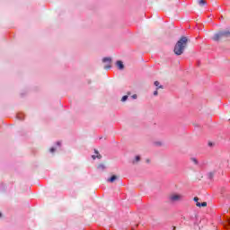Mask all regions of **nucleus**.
<instances>
[{
    "mask_svg": "<svg viewBox=\"0 0 230 230\" xmlns=\"http://www.w3.org/2000/svg\"><path fill=\"white\" fill-rule=\"evenodd\" d=\"M187 46H188V38L183 36L177 41V43L174 46L175 55L177 56L182 55Z\"/></svg>",
    "mask_w": 230,
    "mask_h": 230,
    "instance_id": "f257e3e1",
    "label": "nucleus"
},
{
    "mask_svg": "<svg viewBox=\"0 0 230 230\" xmlns=\"http://www.w3.org/2000/svg\"><path fill=\"white\" fill-rule=\"evenodd\" d=\"M229 37H230V31L226 30V31H222L216 33L212 39H213V40H216V42H217L221 39H227Z\"/></svg>",
    "mask_w": 230,
    "mask_h": 230,
    "instance_id": "f03ea898",
    "label": "nucleus"
},
{
    "mask_svg": "<svg viewBox=\"0 0 230 230\" xmlns=\"http://www.w3.org/2000/svg\"><path fill=\"white\" fill-rule=\"evenodd\" d=\"M169 199L171 202H181V200H184V195L172 193L169 196Z\"/></svg>",
    "mask_w": 230,
    "mask_h": 230,
    "instance_id": "7ed1b4c3",
    "label": "nucleus"
},
{
    "mask_svg": "<svg viewBox=\"0 0 230 230\" xmlns=\"http://www.w3.org/2000/svg\"><path fill=\"white\" fill-rule=\"evenodd\" d=\"M194 201L196 202V206L198 208H206V206H208V203L207 202H199V198L198 197H195L194 198Z\"/></svg>",
    "mask_w": 230,
    "mask_h": 230,
    "instance_id": "20e7f679",
    "label": "nucleus"
},
{
    "mask_svg": "<svg viewBox=\"0 0 230 230\" xmlns=\"http://www.w3.org/2000/svg\"><path fill=\"white\" fill-rule=\"evenodd\" d=\"M116 66H117V67H119V69H120V70L125 69V66L123 65V62H122V61H117Z\"/></svg>",
    "mask_w": 230,
    "mask_h": 230,
    "instance_id": "39448f33",
    "label": "nucleus"
},
{
    "mask_svg": "<svg viewBox=\"0 0 230 230\" xmlns=\"http://www.w3.org/2000/svg\"><path fill=\"white\" fill-rule=\"evenodd\" d=\"M94 152H95V154L97 155H92V158L93 159H102V155H100V153H98V150H94Z\"/></svg>",
    "mask_w": 230,
    "mask_h": 230,
    "instance_id": "423d86ee",
    "label": "nucleus"
},
{
    "mask_svg": "<svg viewBox=\"0 0 230 230\" xmlns=\"http://www.w3.org/2000/svg\"><path fill=\"white\" fill-rule=\"evenodd\" d=\"M118 177L116 175H112L110 179H108V182H114Z\"/></svg>",
    "mask_w": 230,
    "mask_h": 230,
    "instance_id": "0eeeda50",
    "label": "nucleus"
},
{
    "mask_svg": "<svg viewBox=\"0 0 230 230\" xmlns=\"http://www.w3.org/2000/svg\"><path fill=\"white\" fill-rule=\"evenodd\" d=\"M159 84H160L159 81L155 82V87H158V89H163V85H159Z\"/></svg>",
    "mask_w": 230,
    "mask_h": 230,
    "instance_id": "6e6552de",
    "label": "nucleus"
},
{
    "mask_svg": "<svg viewBox=\"0 0 230 230\" xmlns=\"http://www.w3.org/2000/svg\"><path fill=\"white\" fill-rule=\"evenodd\" d=\"M111 60L112 59H111V58H104L103 59H102V62H109L110 64H111Z\"/></svg>",
    "mask_w": 230,
    "mask_h": 230,
    "instance_id": "1a4fd4ad",
    "label": "nucleus"
},
{
    "mask_svg": "<svg viewBox=\"0 0 230 230\" xmlns=\"http://www.w3.org/2000/svg\"><path fill=\"white\" fill-rule=\"evenodd\" d=\"M199 4L204 6V4H206V0H199Z\"/></svg>",
    "mask_w": 230,
    "mask_h": 230,
    "instance_id": "9d476101",
    "label": "nucleus"
},
{
    "mask_svg": "<svg viewBox=\"0 0 230 230\" xmlns=\"http://www.w3.org/2000/svg\"><path fill=\"white\" fill-rule=\"evenodd\" d=\"M139 161H141V157L139 155L136 156L135 161H133L134 163H139Z\"/></svg>",
    "mask_w": 230,
    "mask_h": 230,
    "instance_id": "9b49d317",
    "label": "nucleus"
},
{
    "mask_svg": "<svg viewBox=\"0 0 230 230\" xmlns=\"http://www.w3.org/2000/svg\"><path fill=\"white\" fill-rule=\"evenodd\" d=\"M128 100V95H124L121 99V102H127Z\"/></svg>",
    "mask_w": 230,
    "mask_h": 230,
    "instance_id": "f8f14e48",
    "label": "nucleus"
},
{
    "mask_svg": "<svg viewBox=\"0 0 230 230\" xmlns=\"http://www.w3.org/2000/svg\"><path fill=\"white\" fill-rule=\"evenodd\" d=\"M192 163H194V164H199V161L197 160V158H191Z\"/></svg>",
    "mask_w": 230,
    "mask_h": 230,
    "instance_id": "ddd939ff",
    "label": "nucleus"
},
{
    "mask_svg": "<svg viewBox=\"0 0 230 230\" xmlns=\"http://www.w3.org/2000/svg\"><path fill=\"white\" fill-rule=\"evenodd\" d=\"M17 119H24V118L22 117V114H18Z\"/></svg>",
    "mask_w": 230,
    "mask_h": 230,
    "instance_id": "4468645a",
    "label": "nucleus"
},
{
    "mask_svg": "<svg viewBox=\"0 0 230 230\" xmlns=\"http://www.w3.org/2000/svg\"><path fill=\"white\" fill-rule=\"evenodd\" d=\"M98 168L100 169H102V170H105V165L104 164H100L99 166H98Z\"/></svg>",
    "mask_w": 230,
    "mask_h": 230,
    "instance_id": "2eb2a0df",
    "label": "nucleus"
},
{
    "mask_svg": "<svg viewBox=\"0 0 230 230\" xmlns=\"http://www.w3.org/2000/svg\"><path fill=\"white\" fill-rule=\"evenodd\" d=\"M111 65H108L104 66V69H111Z\"/></svg>",
    "mask_w": 230,
    "mask_h": 230,
    "instance_id": "dca6fc26",
    "label": "nucleus"
},
{
    "mask_svg": "<svg viewBox=\"0 0 230 230\" xmlns=\"http://www.w3.org/2000/svg\"><path fill=\"white\" fill-rule=\"evenodd\" d=\"M157 94H159V93L157 92V90H155V91L154 92V96H157Z\"/></svg>",
    "mask_w": 230,
    "mask_h": 230,
    "instance_id": "f3484780",
    "label": "nucleus"
},
{
    "mask_svg": "<svg viewBox=\"0 0 230 230\" xmlns=\"http://www.w3.org/2000/svg\"><path fill=\"white\" fill-rule=\"evenodd\" d=\"M133 100H136L137 98V94L132 95Z\"/></svg>",
    "mask_w": 230,
    "mask_h": 230,
    "instance_id": "a211bd4d",
    "label": "nucleus"
},
{
    "mask_svg": "<svg viewBox=\"0 0 230 230\" xmlns=\"http://www.w3.org/2000/svg\"><path fill=\"white\" fill-rule=\"evenodd\" d=\"M50 152L53 154V152H55V147L50 148Z\"/></svg>",
    "mask_w": 230,
    "mask_h": 230,
    "instance_id": "6ab92c4d",
    "label": "nucleus"
},
{
    "mask_svg": "<svg viewBox=\"0 0 230 230\" xmlns=\"http://www.w3.org/2000/svg\"><path fill=\"white\" fill-rule=\"evenodd\" d=\"M57 145H58V146H60V142H58Z\"/></svg>",
    "mask_w": 230,
    "mask_h": 230,
    "instance_id": "aec40b11",
    "label": "nucleus"
},
{
    "mask_svg": "<svg viewBox=\"0 0 230 230\" xmlns=\"http://www.w3.org/2000/svg\"><path fill=\"white\" fill-rule=\"evenodd\" d=\"M3 217V214L0 212V218Z\"/></svg>",
    "mask_w": 230,
    "mask_h": 230,
    "instance_id": "412c9836",
    "label": "nucleus"
}]
</instances>
